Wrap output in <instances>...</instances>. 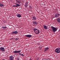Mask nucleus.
Instances as JSON below:
<instances>
[{"mask_svg": "<svg viewBox=\"0 0 60 60\" xmlns=\"http://www.w3.org/2000/svg\"><path fill=\"white\" fill-rule=\"evenodd\" d=\"M51 27L52 29V31L54 33H55V32H56L57 30V28L53 26H52Z\"/></svg>", "mask_w": 60, "mask_h": 60, "instance_id": "obj_1", "label": "nucleus"}, {"mask_svg": "<svg viewBox=\"0 0 60 60\" xmlns=\"http://www.w3.org/2000/svg\"><path fill=\"white\" fill-rule=\"evenodd\" d=\"M55 51L56 53H60V48H58L56 49Z\"/></svg>", "mask_w": 60, "mask_h": 60, "instance_id": "obj_2", "label": "nucleus"}, {"mask_svg": "<svg viewBox=\"0 0 60 60\" xmlns=\"http://www.w3.org/2000/svg\"><path fill=\"white\" fill-rule=\"evenodd\" d=\"M34 31H35V32L36 34H38L40 33V31L36 28H34Z\"/></svg>", "mask_w": 60, "mask_h": 60, "instance_id": "obj_3", "label": "nucleus"}, {"mask_svg": "<svg viewBox=\"0 0 60 60\" xmlns=\"http://www.w3.org/2000/svg\"><path fill=\"white\" fill-rule=\"evenodd\" d=\"M5 6V5L3 3V2H1L0 3V6L1 7H3Z\"/></svg>", "mask_w": 60, "mask_h": 60, "instance_id": "obj_4", "label": "nucleus"}, {"mask_svg": "<svg viewBox=\"0 0 60 60\" xmlns=\"http://www.w3.org/2000/svg\"><path fill=\"white\" fill-rule=\"evenodd\" d=\"M0 50L2 51V52H4L5 50L4 49V48L3 47H0Z\"/></svg>", "mask_w": 60, "mask_h": 60, "instance_id": "obj_5", "label": "nucleus"}, {"mask_svg": "<svg viewBox=\"0 0 60 60\" xmlns=\"http://www.w3.org/2000/svg\"><path fill=\"white\" fill-rule=\"evenodd\" d=\"M9 59L10 60H13L14 57L13 56H10Z\"/></svg>", "mask_w": 60, "mask_h": 60, "instance_id": "obj_6", "label": "nucleus"}, {"mask_svg": "<svg viewBox=\"0 0 60 60\" xmlns=\"http://www.w3.org/2000/svg\"><path fill=\"white\" fill-rule=\"evenodd\" d=\"M26 37H29V38H30V37H32V35H25Z\"/></svg>", "mask_w": 60, "mask_h": 60, "instance_id": "obj_7", "label": "nucleus"}, {"mask_svg": "<svg viewBox=\"0 0 60 60\" xmlns=\"http://www.w3.org/2000/svg\"><path fill=\"white\" fill-rule=\"evenodd\" d=\"M15 4L16 5H15V7H19V6H20V5H19L18 4H17V3H16Z\"/></svg>", "mask_w": 60, "mask_h": 60, "instance_id": "obj_8", "label": "nucleus"}, {"mask_svg": "<svg viewBox=\"0 0 60 60\" xmlns=\"http://www.w3.org/2000/svg\"><path fill=\"white\" fill-rule=\"evenodd\" d=\"M43 26L44 28L45 29H46V30L47 29H48V26L44 25H43Z\"/></svg>", "mask_w": 60, "mask_h": 60, "instance_id": "obj_9", "label": "nucleus"}, {"mask_svg": "<svg viewBox=\"0 0 60 60\" xmlns=\"http://www.w3.org/2000/svg\"><path fill=\"white\" fill-rule=\"evenodd\" d=\"M12 34H18V32L17 31H14L12 32Z\"/></svg>", "mask_w": 60, "mask_h": 60, "instance_id": "obj_10", "label": "nucleus"}, {"mask_svg": "<svg viewBox=\"0 0 60 60\" xmlns=\"http://www.w3.org/2000/svg\"><path fill=\"white\" fill-rule=\"evenodd\" d=\"M60 16V14H57L55 15V17L56 18H57L58 17H59Z\"/></svg>", "mask_w": 60, "mask_h": 60, "instance_id": "obj_11", "label": "nucleus"}, {"mask_svg": "<svg viewBox=\"0 0 60 60\" xmlns=\"http://www.w3.org/2000/svg\"><path fill=\"white\" fill-rule=\"evenodd\" d=\"M33 24H34V25H37V24H38V23L37 22L33 21Z\"/></svg>", "mask_w": 60, "mask_h": 60, "instance_id": "obj_12", "label": "nucleus"}, {"mask_svg": "<svg viewBox=\"0 0 60 60\" xmlns=\"http://www.w3.org/2000/svg\"><path fill=\"white\" fill-rule=\"evenodd\" d=\"M49 49V47L45 48V49L44 50V51L46 52L47 51V50H48Z\"/></svg>", "mask_w": 60, "mask_h": 60, "instance_id": "obj_13", "label": "nucleus"}, {"mask_svg": "<svg viewBox=\"0 0 60 60\" xmlns=\"http://www.w3.org/2000/svg\"><path fill=\"white\" fill-rule=\"evenodd\" d=\"M32 18H33V19H32V20H36V17H32Z\"/></svg>", "mask_w": 60, "mask_h": 60, "instance_id": "obj_14", "label": "nucleus"}, {"mask_svg": "<svg viewBox=\"0 0 60 60\" xmlns=\"http://www.w3.org/2000/svg\"><path fill=\"white\" fill-rule=\"evenodd\" d=\"M57 22L59 23H60V18H58L57 19Z\"/></svg>", "mask_w": 60, "mask_h": 60, "instance_id": "obj_15", "label": "nucleus"}, {"mask_svg": "<svg viewBox=\"0 0 60 60\" xmlns=\"http://www.w3.org/2000/svg\"><path fill=\"white\" fill-rule=\"evenodd\" d=\"M21 16H22L21 15L19 14L17 15V17L18 18H20L21 17Z\"/></svg>", "mask_w": 60, "mask_h": 60, "instance_id": "obj_16", "label": "nucleus"}, {"mask_svg": "<svg viewBox=\"0 0 60 60\" xmlns=\"http://www.w3.org/2000/svg\"><path fill=\"white\" fill-rule=\"evenodd\" d=\"M13 53H14V54H17V51L16 50L15 51H14L13 52Z\"/></svg>", "mask_w": 60, "mask_h": 60, "instance_id": "obj_17", "label": "nucleus"}, {"mask_svg": "<svg viewBox=\"0 0 60 60\" xmlns=\"http://www.w3.org/2000/svg\"><path fill=\"white\" fill-rule=\"evenodd\" d=\"M17 2L19 3V4H21V1L20 0H19Z\"/></svg>", "mask_w": 60, "mask_h": 60, "instance_id": "obj_18", "label": "nucleus"}, {"mask_svg": "<svg viewBox=\"0 0 60 60\" xmlns=\"http://www.w3.org/2000/svg\"><path fill=\"white\" fill-rule=\"evenodd\" d=\"M21 52V50H19V51H17V53H19Z\"/></svg>", "mask_w": 60, "mask_h": 60, "instance_id": "obj_19", "label": "nucleus"}, {"mask_svg": "<svg viewBox=\"0 0 60 60\" xmlns=\"http://www.w3.org/2000/svg\"><path fill=\"white\" fill-rule=\"evenodd\" d=\"M2 28H7V27L6 26H2Z\"/></svg>", "mask_w": 60, "mask_h": 60, "instance_id": "obj_20", "label": "nucleus"}, {"mask_svg": "<svg viewBox=\"0 0 60 60\" xmlns=\"http://www.w3.org/2000/svg\"><path fill=\"white\" fill-rule=\"evenodd\" d=\"M28 5V4H26L25 5V6L26 7H27Z\"/></svg>", "mask_w": 60, "mask_h": 60, "instance_id": "obj_21", "label": "nucleus"}, {"mask_svg": "<svg viewBox=\"0 0 60 60\" xmlns=\"http://www.w3.org/2000/svg\"><path fill=\"white\" fill-rule=\"evenodd\" d=\"M19 38H16L15 39V40H16V41H17V40H19Z\"/></svg>", "mask_w": 60, "mask_h": 60, "instance_id": "obj_22", "label": "nucleus"}, {"mask_svg": "<svg viewBox=\"0 0 60 60\" xmlns=\"http://www.w3.org/2000/svg\"><path fill=\"white\" fill-rule=\"evenodd\" d=\"M19 60V57H17V60Z\"/></svg>", "mask_w": 60, "mask_h": 60, "instance_id": "obj_23", "label": "nucleus"}, {"mask_svg": "<svg viewBox=\"0 0 60 60\" xmlns=\"http://www.w3.org/2000/svg\"><path fill=\"white\" fill-rule=\"evenodd\" d=\"M19 0H16V1L17 2H18L19 1Z\"/></svg>", "mask_w": 60, "mask_h": 60, "instance_id": "obj_24", "label": "nucleus"}, {"mask_svg": "<svg viewBox=\"0 0 60 60\" xmlns=\"http://www.w3.org/2000/svg\"><path fill=\"white\" fill-rule=\"evenodd\" d=\"M21 56H24V55L22 54H21Z\"/></svg>", "mask_w": 60, "mask_h": 60, "instance_id": "obj_25", "label": "nucleus"}, {"mask_svg": "<svg viewBox=\"0 0 60 60\" xmlns=\"http://www.w3.org/2000/svg\"><path fill=\"white\" fill-rule=\"evenodd\" d=\"M29 60H33L32 59L30 58V59Z\"/></svg>", "mask_w": 60, "mask_h": 60, "instance_id": "obj_26", "label": "nucleus"}, {"mask_svg": "<svg viewBox=\"0 0 60 60\" xmlns=\"http://www.w3.org/2000/svg\"><path fill=\"white\" fill-rule=\"evenodd\" d=\"M19 55H20V56H21V53H19Z\"/></svg>", "mask_w": 60, "mask_h": 60, "instance_id": "obj_27", "label": "nucleus"}, {"mask_svg": "<svg viewBox=\"0 0 60 60\" xmlns=\"http://www.w3.org/2000/svg\"><path fill=\"white\" fill-rule=\"evenodd\" d=\"M12 6V7H15V5H13Z\"/></svg>", "mask_w": 60, "mask_h": 60, "instance_id": "obj_28", "label": "nucleus"}, {"mask_svg": "<svg viewBox=\"0 0 60 60\" xmlns=\"http://www.w3.org/2000/svg\"><path fill=\"white\" fill-rule=\"evenodd\" d=\"M26 4H28V3L27 2H26Z\"/></svg>", "mask_w": 60, "mask_h": 60, "instance_id": "obj_29", "label": "nucleus"}, {"mask_svg": "<svg viewBox=\"0 0 60 60\" xmlns=\"http://www.w3.org/2000/svg\"><path fill=\"white\" fill-rule=\"evenodd\" d=\"M11 39H12V38H11Z\"/></svg>", "mask_w": 60, "mask_h": 60, "instance_id": "obj_30", "label": "nucleus"}, {"mask_svg": "<svg viewBox=\"0 0 60 60\" xmlns=\"http://www.w3.org/2000/svg\"><path fill=\"white\" fill-rule=\"evenodd\" d=\"M15 55H15V54L14 55V56H15Z\"/></svg>", "mask_w": 60, "mask_h": 60, "instance_id": "obj_31", "label": "nucleus"}]
</instances>
